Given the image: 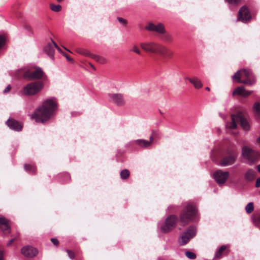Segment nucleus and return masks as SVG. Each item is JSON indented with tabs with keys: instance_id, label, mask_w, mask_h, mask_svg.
<instances>
[{
	"instance_id": "1",
	"label": "nucleus",
	"mask_w": 260,
	"mask_h": 260,
	"mask_svg": "<svg viewBox=\"0 0 260 260\" xmlns=\"http://www.w3.org/2000/svg\"><path fill=\"white\" fill-rule=\"evenodd\" d=\"M56 109V103L54 100H46L31 115V118L35 119L37 122H44L50 119Z\"/></svg>"
},
{
	"instance_id": "2",
	"label": "nucleus",
	"mask_w": 260,
	"mask_h": 260,
	"mask_svg": "<svg viewBox=\"0 0 260 260\" xmlns=\"http://www.w3.org/2000/svg\"><path fill=\"white\" fill-rule=\"evenodd\" d=\"M251 75L250 71L243 69L237 72L232 76V78L235 79L238 83L252 85L255 83V80L251 78Z\"/></svg>"
},
{
	"instance_id": "3",
	"label": "nucleus",
	"mask_w": 260,
	"mask_h": 260,
	"mask_svg": "<svg viewBox=\"0 0 260 260\" xmlns=\"http://www.w3.org/2000/svg\"><path fill=\"white\" fill-rule=\"evenodd\" d=\"M197 214L196 208L191 204H187L180 215V221L183 225L192 221Z\"/></svg>"
},
{
	"instance_id": "4",
	"label": "nucleus",
	"mask_w": 260,
	"mask_h": 260,
	"mask_svg": "<svg viewBox=\"0 0 260 260\" xmlns=\"http://www.w3.org/2000/svg\"><path fill=\"white\" fill-rule=\"evenodd\" d=\"M239 122H240L241 126L244 130L248 131L250 129L248 122L240 114L232 115V122L226 123V126L230 129H234L237 127Z\"/></svg>"
},
{
	"instance_id": "5",
	"label": "nucleus",
	"mask_w": 260,
	"mask_h": 260,
	"mask_svg": "<svg viewBox=\"0 0 260 260\" xmlns=\"http://www.w3.org/2000/svg\"><path fill=\"white\" fill-rule=\"evenodd\" d=\"M43 87V83L41 82H32L23 87V93L26 95H33L40 92Z\"/></svg>"
},
{
	"instance_id": "6",
	"label": "nucleus",
	"mask_w": 260,
	"mask_h": 260,
	"mask_svg": "<svg viewBox=\"0 0 260 260\" xmlns=\"http://www.w3.org/2000/svg\"><path fill=\"white\" fill-rule=\"evenodd\" d=\"M44 74L40 67H34L27 70L24 74V77L29 80H37L43 77Z\"/></svg>"
},
{
	"instance_id": "7",
	"label": "nucleus",
	"mask_w": 260,
	"mask_h": 260,
	"mask_svg": "<svg viewBox=\"0 0 260 260\" xmlns=\"http://www.w3.org/2000/svg\"><path fill=\"white\" fill-rule=\"evenodd\" d=\"M242 155L246 159L247 164L251 165L257 159V153L249 147H243L242 150Z\"/></svg>"
},
{
	"instance_id": "8",
	"label": "nucleus",
	"mask_w": 260,
	"mask_h": 260,
	"mask_svg": "<svg viewBox=\"0 0 260 260\" xmlns=\"http://www.w3.org/2000/svg\"><path fill=\"white\" fill-rule=\"evenodd\" d=\"M178 219L176 216L170 215L166 220L164 224L160 226V230L163 233H167L173 229Z\"/></svg>"
},
{
	"instance_id": "9",
	"label": "nucleus",
	"mask_w": 260,
	"mask_h": 260,
	"mask_svg": "<svg viewBox=\"0 0 260 260\" xmlns=\"http://www.w3.org/2000/svg\"><path fill=\"white\" fill-rule=\"evenodd\" d=\"M230 176V173L228 171H223L221 170H218L214 172L213 174V177L215 181L219 185L223 184Z\"/></svg>"
},
{
	"instance_id": "10",
	"label": "nucleus",
	"mask_w": 260,
	"mask_h": 260,
	"mask_svg": "<svg viewBox=\"0 0 260 260\" xmlns=\"http://www.w3.org/2000/svg\"><path fill=\"white\" fill-rule=\"evenodd\" d=\"M145 29L151 31H154L159 34H165L166 30L162 23L154 24L149 23L145 26Z\"/></svg>"
},
{
	"instance_id": "11",
	"label": "nucleus",
	"mask_w": 260,
	"mask_h": 260,
	"mask_svg": "<svg viewBox=\"0 0 260 260\" xmlns=\"http://www.w3.org/2000/svg\"><path fill=\"white\" fill-rule=\"evenodd\" d=\"M109 97L110 101L118 106H123L125 105L124 99L121 93H111L109 94Z\"/></svg>"
},
{
	"instance_id": "12",
	"label": "nucleus",
	"mask_w": 260,
	"mask_h": 260,
	"mask_svg": "<svg viewBox=\"0 0 260 260\" xmlns=\"http://www.w3.org/2000/svg\"><path fill=\"white\" fill-rule=\"evenodd\" d=\"M196 229L193 227L189 228L188 230L184 233L180 237V242L182 245L186 244L195 234Z\"/></svg>"
},
{
	"instance_id": "13",
	"label": "nucleus",
	"mask_w": 260,
	"mask_h": 260,
	"mask_svg": "<svg viewBox=\"0 0 260 260\" xmlns=\"http://www.w3.org/2000/svg\"><path fill=\"white\" fill-rule=\"evenodd\" d=\"M238 14V19L244 22L248 21L251 18L249 12L247 8L245 6H243L240 8Z\"/></svg>"
},
{
	"instance_id": "14",
	"label": "nucleus",
	"mask_w": 260,
	"mask_h": 260,
	"mask_svg": "<svg viewBox=\"0 0 260 260\" xmlns=\"http://www.w3.org/2000/svg\"><path fill=\"white\" fill-rule=\"evenodd\" d=\"M158 43L153 42H144L140 44L141 47L145 51L156 53V47Z\"/></svg>"
},
{
	"instance_id": "15",
	"label": "nucleus",
	"mask_w": 260,
	"mask_h": 260,
	"mask_svg": "<svg viewBox=\"0 0 260 260\" xmlns=\"http://www.w3.org/2000/svg\"><path fill=\"white\" fill-rule=\"evenodd\" d=\"M21 253L24 256L31 258L37 254L38 250L35 248L28 246L21 249Z\"/></svg>"
},
{
	"instance_id": "16",
	"label": "nucleus",
	"mask_w": 260,
	"mask_h": 260,
	"mask_svg": "<svg viewBox=\"0 0 260 260\" xmlns=\"http://www.w3.org/2000/svg\"><path fill=\"white\" fill-rule=\"evenodd\" d=\"M55 47H57V45L51 40V41L44 47V51L49 57L52 58L53 56Z\"/></svg>"
},
{
	"instance_id": "17",
	"label": "nucleus",
	"mask_w": 260,
	"mask_h": 260,
	"mask_svg": "<svg viewBox=\"0 0 260 260\" xmlns=\"http://www.w3.org/2000/svg\"><path fill=\"white\" fill-rule=\"evenodd\" d=\"M0 229L5 234H9L11 232L10 226L8 221L4 217L0 216Z\"/></svg>"
},
{
	"instance_id": "18",
	"label": "nucleus",
	"mask_w": 260,
	"mask_h": 260,
	"mask_svg": "<svg viewBox=\"0 0 260 260\" xmlns=\"http://www.w3.org/2000/svg\"><path fill=\"white\" fill-rule=\"evenodd\" d=\"M252 92V91L247 90L243 86H239L235 89L233 92V94L234 95L237 94L241 95L243 97H247L249 96Z\"/></svg>"
},
{
	"instance_id": "19",
	"label": "nucleus",
	"mask_w": 260,
	"mask_h": 260,
	"mask_svg": "<svg viewBox=\"0 0 260 260\" xmlns=\"http://www.w3.org/2000/svg\"><path fill=\"white\" fill-rule=\"evenodd\" d=\"M236 156L235 155H230L223 158L220 161V165L221 166H228L233 165L236 160Z\"/></svg>"
},
{
	"instance_id": "20",
	"label": "nucleus",
	"mask_w": 260,
	"mask_h": 260,
	"mask_svg": "<svg viewBox=\"0 0 260 260\" xmlns=\"http://www.w3.org/2000/svg\"><path fill=\"white\" fill-rule=\"evenodd\" d=\"M7 124L10 127V128L14 131H19L22 129L21 124L18 121L13 119H8L7 121Z\"/></svg>"
},
{
	"instance_id": "21",
	"label": "nucleus",
	"mask_w": 260,
	"mask_h": 260,
	"mask_svg": "<svg viewBox=\"0 0 260 260\" xmlns=\"http://www.w3.org/2000/svg\"><path fill=\"white\" fill-rule=\"evenodd\" d=\"M153 141V137H150V141L143 139H139L135 141V143L141 147H148L150 146Z\"/></svg>"
},
{
	"instance_id": "22",
	"label": "nucleus",
	"mask_w": 260,
	"mask_h": 260,
	"mask_svg": "<svg viewBox=\"0 0 260 260\" xmlns=\"http://www.w3.org/2000/svg\"><path fill=\"white\" fill-rule=\"evenodd\" d=\"M187 79L190 83L193 85L194 88L196 89H200L203 87V84L201 81L197 77L188 78Z\"/></svg>"
},
{
	"instance_id": "23",
	"label": "nucleus",
	"mask_w": 260,
	"mask_h": 260,
	"mask_svg": "<svg viewBox=\"0 0 260 260\" xmlns=\"http://www.w3.org/2000/svg\"><path fill=\"white\" fill-rule=\"evenodd\" d=\"M168 51V48L165 46L158 44L156 47V53L161 56L164 57L167 54V51Z\"/></svg>"
},
{
	"instance_id": "24",
	"label": "nucleus",
	"mask_w": 260,
	"mask_h": 260,
	"mask_svg": "<svg viewBox=\"0 0 260 260\" xmlns=\"http://www.w3.org/2000/svg\"><path fill=\"white\" fill-rule=\"evenodd\" d=\"M255 177V172L251 170L248 169L244 174V178L246 181H251Z\"/></svg>"
},
{
	"instance_id": "25",
	"label": "nucleus",
	"mask_w": 260,
	"mask_h": 260,
	"mask_svg": "<svg viewBox=\"0 0 260 260\" xmlns=\"http://www.w3.org/2000/svg\"><path fill=\"white\" fill-rule=\"evenodd\" d=\"M129 175V172L127 169H124L121 171L120 177L122 179H125L128 177Z\"/></svg>"
},
{
	"instance_id": "26",
	"label": "nucleus",
	"mask_w": 260,
	"mask_h": 260,
	"mask_svg": "<svg viewBox=\"0 0 260 260\" xmlns=\"http://www.w3.org/2000/svg\"><path fill=\"white\" fill-rule=\"evenodd\" d=\"M226 248V246L223 245V246H222L220 249H219V250L215 253V256H214V257L215 258H218L219 257H221V255H222V252L224 250H225V249Z\"/></svg>"
},
{
	"instance_id": "27",
	"label": "nucleus",
	"mask_w": 260,
	"mask_h": 260,
	"mask_svg": "<svg viewBox=\"0 0 260 260\" xmlns=\"http://www.w3.org/2000/svg\"><path fill=\"white\" fill-rule=\"evenodd\" d=\"M50 8L54 12H59L61 9V6L59 5L50 4Z\"/></svg>"
},
{
	"instance_id": "28",
	"label": "nucleus",
	"mask_w": 260,
	"mask_h": 260,
	"mask_svg": "<svg viewBox=\"0 0 260 260\" xmlns=\"http://www.w3.org/2000/svg\"><path fill=\"white\" fill-rule=\"evenodd\" d=\"M253 204L252 202L248 203L245 207V210L247 213H251L253 211Z\"/></svg>"
},
{
	"instance_id": "29",
	"label": "nucleus",
	"mask_w": 260,
	"mask_h": 260,
	"mask_svg": "<svg viewBox=\"0 0 260 260\" xmlns=\"http://www.w3.org/2000/svg\"><path fill=\"white\" fill-rule=\"evenodd\" d=\"M253 109L257 114L260 115V103H255L254 104Z\"/></svg>"
},
{
	"instance_id": "30",
	"label": "nucleus",
	"mask_w": 260,
	"mask_h": 260,
	"mask_svg": "<svg viewBox=\"0 0 260 260\" xmlns=\"http://www.w3.org/2000/svg\"><path fill=\"white\" fill-rule=\"evenodd\" d=\"M185 255L189 259H195L196 258V254L190 251H186Z\"/></svg>"
},
{
	"instance_id": "31",
	"label": "nucleus",
	"mask_w": 260,
	"mask_h": 260,
	"mask_svg": "<svg viewBox=\"0 0 260 260\" xmlns=\"http://www.w3.org/2000/svg\"><path fill=\"white\" fill-rule=\"evenodd\" d=\"M253 222L256 226H260V214L253 218Z\"/></svg>"
},
{
	"instance_id": "32",
	"label": "nucleus",
	"mask_w": 260,
	"mask_h": 260,
	"mask_svg": "<svg viewBox=\"0 0 260 260\" xmlns=\"http://www.w3.org/2000/svg\"><path fill=\"white\" fill-rule=\"evenodd\" d=\"M24 169L26 171L30 170V171H31L32 172H35V168L32 166H30V165H26H26H24Z\"/></svg>"
},
{
	"instance_id": "33",
	"label": "nucleus",
	"mask_w": 260,
	"mask_h": 260,
	"mask_svg": "<svg viewBox=\"0 0 260 260\" xmlns=\"http://www.w3.org/2000/svg\"><path fill=\"white\" fill-rule=\"evenodd\" d=\"M131 50L133 52H135L138 54H140L141 53V51H140L139 48L136 45H134L132 47Z\"/></svg>"
},
{
	"instance_id": "34",
	"label": "nucleus",
	"mask_w": 260,
	"mask_h": 260,
	"mask_svg": "<svg viewBox=\"0 0 260 260\" xmlns=\"http://www.w3.org/2000/svg\"><path fill=\"white\" fill-rule=\"evenodd\" d=\"M227 2L230 4L233 5H238L241 2L242 0H225Z\"/></svg>"
},
{
	"instance_id": "35",
	"label": "nucleus",
	"mask_w": 260,
	"mask_h": 260,
	"mask_svg": "<svg viewBox=\"0 0 260 260\" xmlns=\"http://www.w3.org/2000/svg\"><path fill=\"white\" fill-rule=\"evenodd\" d=\"M173 55V52L168 48V51H167L165 58H171Z\"/></svg>"
},
{
	"instance_id": "36",
	"label": "nucleus",
	"mask_w": 260,
	"mask_h": 260,
	"mask_svg": "<svg viewBox=\"0 0 260 260\" xmlns=\"http://www.w3.org/2000/svg\"><path fill=\"white\" fill-rule=\"evenodd\" d=\"M67 252L68 254V256H69V257L70 258H72V259L74 258V253L73 251L69 250H67Z\"/></svg>"
},
{
	"instance_id": "37",
	"label": "nucleus",
	"mask_w": 260,
	"mask_h": 260,
	"mask_svg": "<svg viewBox=\"0 0 260 260\" xmlns=\"http://www.w3.org/2000/svg\"><path fill=\"white\" fill-rule=\"evenodd\" d=\"M118 21L121 23V24L123 25H125L126 23V21L125 19H123L122 18L119 17L118 18Z\"/></svg>"
},
{
	"instance_id": "38",
	"label": "nucleus",
	"mask_w": 260,
	"mask_h": 260,
	"mask_svg": "<svg viewBox=\"0 0 260 260\" xmlns=\"http://www.w3.org/2000/svg\"><path fill=\"white\" fill-rule=\"evenodd\" d=\"M5 43L4 38L2 36H0V48L2 47Z\"/></svg>"
},
{
	"instance_id": "39",
	"label": "nucleus",
	"mask_w": 260,
	"mask_h": 260,
	"mask_svg": "<svg viewBox=\"0 0 260 260\" xmlns=\"http://www.w3.org/2000/svg\"><path fill=\"white\" fill-rule=\"evenodd\" d=\"M51 240L54 245H57L58 244V240L55 238H52Z\"/></svg>"
},
{
	"instance_id": "40",
	"label": "nucleus",
	"mask_w": 260,
	"mask_h": 260,
	"mask_svg": "<svg viewBox=\"0 0 260 260\" xmlns=\"http://www.w3.org/2000/svg\"><path fill=\"white\" fill-rule=\"evenodd\" d=\"M255 186L256 187H259L260 186V177L257 179L255 183Z\"/></svg>"
},
{
	"instance_id": "41",
	"label": "nucleus",
	"mask_w": 260,
	"mask_h": 260,
	"mask_svg": "<svg viewBox=\"0 0 260 260\" xmlns=\"http://www.w3.org/2000/svg\"><path fill=\"white\" fill-rule=\"evenodd\" d=\"M11 86L10 85H8L6 88L4 90V93H7L8 92H9L10 89H11Z\"/></svg>"
},
{
	"instance_id": "42",
	"label": "nucleus",
	"mask_w": 260,
	"mask_h": 260,
	"mask_svg": "<svg viewBox=\"0 0 260 260\" xmlns=\"http://www.w3.org/2000/svg\"><path fill=\"white\" fill-rule=\"evenodd\" d=\"M0 260H4V253L1 249H0Z\"/></svg>"
},
{
	"instance_id": "43",
	"label": "nucleus",
	"mask_w": 260,
	"mask_h": 260,
	"mask_svg": "<svg viewBox=\"0 0 260 260\" xmlns=\"http://www.w3.org/2000/svg\"><path fill=\"white\" fill-rule=\"evenodd\" d=\"M15 239H13L12 240H11L8 243V245H10L13 242V241H14Z\"/></svg>"
},
{
	"instance_id": "44",
	"label": "nucleus",
	"mask_w": 260,
	"mask_h": 260,
	"mask_svg": "<svg viewBox=\"0 0 260 260\" xmlns=\"http://www.w3.org/2000/svg\"><path fill=\"white\" fill-rule=\"evenodd\" d=\"M63 55L66 56V57L67 58V59L68 60H71V58H70L68 56H67V55L66 54H64Z\"/></svg>"
},
{
	"instance_id": "45",
	"label": "nucleus",
	"mask_w": 260,
	"mask_h": 260,
	"mask_svg": "<svg viewBox=\"0 0 260 260\" xmlns=\"http://www.w3.org/2000/svg\"><path fill=\"white\" fill-rule=\"evenodd\" d=\"M57 50L59 52H62V50L60 49V48H59L57 46V47H56Z\"/></svg>"
},
{
	"instance_id": "46",
	"label": "nucleus",
	"mask_w": 260,
	"mask_h": 260,
	"mask_svg": "<svg viewBox=\"0 0 260 260\" xmlns=\"http://www.w3.org/2000/svg\"><path fill=\"white\" fill-rule=\"evenodd\" d=\"M257 169H258V171L260 172V164L258 166Z\"/></svg>"
},
{
	"instance_id": "47",
	"label": "nucleus",
	"mask_w": 260,
	"mask_h": 260,
	"mask_svg": "<svg viewBox=\"0 0 260 260\" xmlns=\"http://www.w3.org/2000/svg\"><path fill=\"white\" fill-rule=\"evenodd\" d=\"M93 57H94L95 59H98L99 57L98 56H94Z\"/></svg>"
},
{
	"instance_id": "48",
	"label": "nucleus",
	"mask_w": 260,
	"mask_h": 260,
	"mask_svg": "<svg viewBox=\"0 0 260 260\" xmlns=\"http://www.w3.org/2000/svg\"><path fill=\"white\" fill-rule=\"evenodd\" d=\"M166 39H168L169 38V36L168 35H166Z\"/></svg>"
},
{
	"instance_id": "49",
	"label": "nucleus",
	"mask_w": 260,
	"mask_h": 260,
	"mask_svg": "<svg viewBox=\"0 0 260 260\" xmlns=\"http://www.w3.org/2000/svg\"><path fill=\"white\" fill-rule=\"evenodd\" d=\"M257 141L259 143H260V137L258 138Z\"/></svg>"
},
{
	"instance_id": "50",
	"label": "nucleus",
	"mask_w": 260,
	"mask_h": 260,
	"mask_svg": "<svg viewBox=\"0 0 260 260\" xmlns=\"http://www.w3.org/2000/svg\"><path fill=\"white\" fill-rule=\"evenodd\" d=\"M206 89L207 90H210V88L209 87H208L206 88Z\"/></svg>"
},
{
	"instance_id": "51",
	"label": "nucleus",
	"mask_w": 260,
	"mask_h": 260,
	"mask_svg": "<svg viewBox=\"0 0 260 260\" xmlns=\"http://www.w3.org/2000/svg\"><path fill=\"white\" fill-rule=\"evenodd\" d=\"M58 2H62L63 0H56Z\"/></svg>"
},
{
	"instance_id": "52",
	"label": "nucleus",
	"mask_w": 260,
	"mask_h": 260,
	"mask_svg": "<svg viewBox=\"0 0 260 260\" xmlns=\"http://www.w3.org/2000/svg\"><path fill=\"white\" fill-rule=\"evenodd\" d=\"M65 50H67V51H68V49H67V48H64Z\"/></svg>"
},
{
	"instance_id": "53",
	"label": "nucleus",
	"mask_w": 260,
	"mask_h": 260,
	"mask_svg": "<svg viewBox=\"0 0 260 260\" xmlns=\"http://www.w3.org/2000/svg\"><path fill=\"white\" fill-rule=\"evenodd\" d=\"M65 50H67V51H68V49H67V48H64Z\"/></svg>"
}]
</instances>
